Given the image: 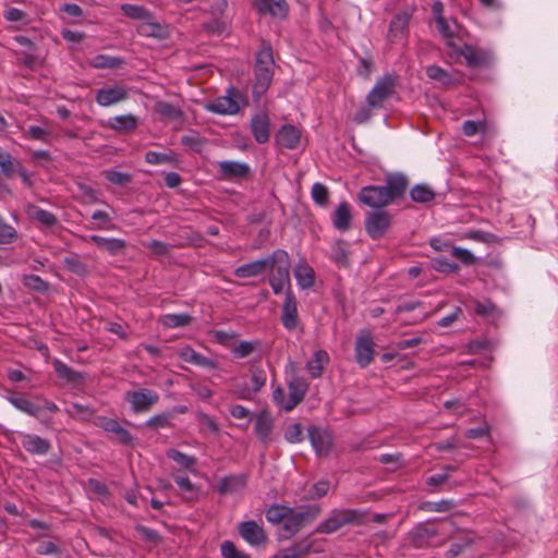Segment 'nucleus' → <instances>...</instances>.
I'll return each mask as SVG.
<instances>
[{"instance_id": "f257e3e1", "label": "nucleus", "mask_w": 558, "mask_h": 558, "mask_svg": "<svg viewBox=\"0 0 558 558\" xmlns=\"http://www.w3.org/2000/svg\"><path fill=\"white\" fill-rule=\"evenodd\" d=\"M409 179L401 172L388 173L385 185H367L361 189L357 198L361 203L377 210L365 217V230L374 239H380L391 225V216L383 208L404 197Z\"/></svg>"}, {"instance_id": "f03ea898", "label": "nucleus", "mask_w": 558, "mask_h": 558, "mask_svg": "<svg viewBox=\"0 0 558 558\" xmlns=\"http://www.w3.org/2000/svg\"><path fill=\"white\" fill-rule=\"evenodd\" d=\"M274 50L269 41L262 40L259 50L255 54L253 66L252 96L259 101L269 89L275 74Z\"/></svg>"}, {"instance_id": "7ed1b4c3", "label": "nucleus", "mask_w": 558, "mask_h": 558, "mask_svg": "<svg viewBox=\"0 0 558 558\" xmlns=\"http://www.w3.org/2000/svg\"><path fill=\"white\" fill-rule=\"evenodd\" d=\"M268 268L271 269L269 277V284L275 294H280L284 288L291 289L290 279V256L284 250H276L270 256Z\"/></svg>"}, {"instance_id": "20e7f679", "label": "nucleus", "mask_w": 558, "mask_h": 558, "mask_svg": "<svg viewBox=\"0 0 558 558\" xmlns=\"http://www.w3.org/2000/svg\"><path fill=\"white\" fill-rule=\"evenodd\" d=\"M365 513L357 509H335L317 525L315 534H331L348 524H364Z\"/></svg>"}, {"instance_id": "39448f33", "label": "nucleus", "mask_w": 558, "mask_h": 558, "mask_svg": "<svg viewBox=\"0 0 558 558\" xmlns=\"http://www.w3.org/2000/svg\"><path fill=\"white\" fill-rule=\"evenodd\" d=\"M322 513V508L318 505H308L300 507L298 510L290 509L286 521L282 524L284 532L283 537L290 538L295 535L302 527L314 522Z\"/></svg>"}, {"instance_id": "423d86ee", "label": "nucleus", "mask_w": 558, "mask_h": 558, "mask_svg": "<svg viewBox=\"0 0 558 558\" xmlns=\"http://www.w3.org/2000/svg\"><path fill=\"white\" fill-rule=\"evenodd\" d=\"M451 526L452 522L449 520L441 521L437 524L427 523L418 525L412 532V542L415 545V547L422 548L425 546L433 545L435 538V546H437L440 544V542H437L436 537L438 535H447L450 532Z\"/></svg>"}, {"instance_id": "0eeeda50", "label": "nucleus", "mask_w": 558, "mask_h": 558, "mask_svg": "<svg viewBox=\"0 0 558 558\" xmlns=\"http://www.w3.org/2000/svg\"><path fill=\"white\" fill-rule=\"evenodd\" d=\"M396 82L397 78L392 74H386L380 77L367 94V105L371 108H381L384 102L395 94Z\"/></svg>"}, {"instance_id": "6e6552de", "label": "nucleus", "mask_w": 558, "mask_h": 558, "mask_svg": "<svg viewBox=\"0 0 558 558\" xmlns=\"http://www.w3.org/2000/svg\"><path fill=\"white\" fill-rule=\"evenodd\" d=\"M355 361L361 367L368 366L375 354V341L369 329H361L355 340Z\"/></svg>"}, {"instance_id": "1a4fd4ad", "label": "nucleus", "mask_w": 558, "mask_h": 558, "mask_svg": "<svg viewBox=\"0 0 558 558\" xmlns=\"http://www.w3.org/2000/svg\"><path fill=\"white\" fill-rule=\"evenodd\" d=\"M125 400L131 404L134 413L147 412L159 400L155 390L141 388L125 393Z\"/></svg>"}, {"instance_id": "9d476101", "label": "nucleus", "mask_w": 558, "mask_h": 558, "mask_svg": "<svg viewBox=\"0 0 558 558\" xmlns=\"http://www.w3.org/2000/svg\"><path fill=\"white\" fill-rule=\"evenodd\" d=\"M129 90L124 85L113 84L104 86L96 90L95 100L101 107H109L125 100Z\"/></svg>"}, {"instance_id": "9b49d317", "label": "nucleus", "mask_w": 558, "mask_h": 558, "mask_svg": "<svg viewBox=\"0 0 558 558\" xmlns=\"http://www.w3.org/2000/svg\"><path fill=\"white\" fill-rule=\"evenodd\" d=\"M281 323L283 327L292 331L296 329L300 317L298 313V300L291 289H287L284 301L282 304Z\"/></svg>"}, {"instance_id": "f8f14e48", "label": "nucleus", "mask_w": 558, "mask_h": 558, "mask_svg": "<svg viewBox=\"0 0 558 558\" xmlns=\"http://www.w3.org/2000/svg\"><path fill=\"white\" fill-rule=\"evenodd\" d=\"M238 532L252 546H260L267 542L265 530L253 520L241 522L238 525Z\"/></svg>"}, {"instance_id": "ddd939ff", "label": "nucleus", "mask_w": 558, "mask_h": 558, "mask_svg": "<svg viewBox=\"0 0 558 558\" xmlns=\"http://www.w3.org/2000/svg\"><path fill=\"white\" fill-rule=\"evenodd\" d=\"M251 133L258 144H265L270 138V119L265 112L255 114L250 122Z\"/></svg>"}, {"instance_id": "4468645a", "label": "nucleus", "mask_w": 558, "mask_h": 558, "mask_svg": "<svg viewBox=\"0 0 558 558\" xmlns=\"http://www.w3.org/2000/svg\"><path fill=\"white\" fill-rule=\"evenodd\" d=\"M289 400L282 405V410L289 412L293 410L305 397L308 384L301 377H293L289 381Z\"/></svg>"}, {"instance_id": "2eb2a0df", "label": "nucleus", "mask_w": 558, "mask_h": 558, "mask_svg": "<svg viewBox=\"0 0 558 558\" xmlns=\"http://www.w3.org/2000/svg\"><path fill=\"white\" fill-rule=\"evenodd\" d=\"M425 72L428 78L438 82L441 87L447 89L463 83L461 75L450 73L439 65H429Z\"/></svg>"}, {"instance_id": "dca6fc26", "label": "nucleus", "mask_w": 558, "mask_h": 558, "mask_svg": "<svg viewBox=\"0 0 558 558\" xmlns=\"http://www.w3.org/2000/svg\"><path fill=\"white\" fill-rule=\"evenodd\" d=\"M308 438L310 441L318 456H328L332 446V439L330 434L326 430L317 427L311 426L308 428Z\"/></svg>"}, {"instance_id": "f3484780", "label": "nucleus", "mask_w": 558, "mask_h": 558, "mask_svg": "<svg viewBox=\"0 0 558 558\" xmlns=\"http://www.w3.org/2000/svg\"><path fill=\"white\" fill-rule=\"evenodd\" d=\"M300 141L301 131L292 124L282 125L275 135L276 144L287 149L298 148Z\"/></svg>"}, {"instance_id": "a211bd4d", "label": "nucleus", "mask_w": 558, "mask_h": 558, "mask_svg": "<svg viewBox=\"0 0 558 558\" xmlns=\"http://www.w3.org/2000/svg\"><path fill=\"white\" fill-rule=\"evenodd\" d=\"M254 4L260 14L286 19L289 13V4L286 0H255Z\"/></svg>"}, {"instance_id": "6ab92c4d", "label": "nucleus", "mask_w": 558, "mask_h": 558, "mask_svg": "<svg viewBox=\"0 0 558 558\" xmlns=\"http://www.w3.org/2000/svg\"><path fill=\"white\" fill-rule=\"evenodd\" d=\"M21 444L28 453L35 456L47 454L51 449L49 440L35 434H22Z\"/></svg>"}, {"instance_id": "aec40b11", "label": "nucleus", "mask_w": 558, "mask_h": 558, "mask_svg": "<svg viewBox=\"0 0 558 558\" xmlns=\"http://www.w3.org/2000/svg\"><path fill=\"white\" fill-rule=\"evenodd\" d=\"M274 429V418L267 411H260L255 416L254 430L258 439L264 444L268 445L271 441L270 435Z\"/></svg>"}, {"instance_id": "412c9836", "label": "nucleus", "mask_w": 558, "mask_h": 558, "mask_svg": "<svg viewBox=\"0 0 558 558\" xmlns=\"http://www.w3.org/2000/svg\"><path fill=\"white\" fill-rule=\"evenodd\" d=\"M447 45L458 56L465 59L466 64L472 68L481 66L485 64L486 58L482 52L476 51L472 46L463 44V46H457L454 41H448Z\"/></svg>"}, {"instance_id": "4be33fe9", "label": "nucleus", "mask_w": 558, "mask_h": 558, "mask_svg": "<svg viewBox=\"0 0 558 558\" xmlns=\"http://www.w3.org/2000/svg\"><path fill=\"white\" fill-rule=\"evenodd\" d=\"M236 97V93H234L233 96L219 97L215 101L210 102L207 106V109L219 114H234L240 110Z\"/></svg>"}, {"instance_id": "5701e85b", "label": "nucleus", "mask_w": 558, "mask_h": 558, "mask_svg": "<svg viewBox=\"0 0 558 558\" xmlns=\"http://www.w3.org/2000/svg\"><path fill=\"white\" fill-rule=\"evenodd\" d=\"M411 15L407 12L395 15L389 25L387 38L390 43H396L405 35Z\"/></svg>"}, {"instance_id": "b1692460", "label": "nucleus", "mask_w": 558, "mask_h": 558, "mask_svg": "<svg viewBox=\"0 0 558 558\" xmlns=\"http://www.w3.org/2000/svg\"><path fill=\"white\" fill-rule=\"evenodd\" d=\"M218 168L225 179H241L250 173V167L245 162L220 161Z\"/></svg>"}, {"instance_id": "393cba45", "label": "nucleus", "mask_w": 558, "mask_h": 558, "mask_svg": "<svg viewBox=\"0 0 558 558\" xmlns=\"http://www.w3.org/2000/svg\"><path fill=\"white\" fill-rule=\"evenodd\" d=\"M351 220V206L347 202L340 203L331 215L333 228L344 232L350 229Z\"/></svg>"}, {"instance_id": "a878e982", "label": "nucleus", "mask_w": 558, "mask_h": 558, "mask_svg": "<svg viewBox=\"0 0 558 558\" xmlns=\"http://www.w3.org/2000/svg\"><path fill=\"white\" fill-rule=\"evenodd\" d=\"M246 481L244 474L225 476L219 481L217 492L220 495L238 493L246 486Z\"/></svg>"}, {"instance_id": "bb28decb", "label": "nucleus", "mask_w": 558, "mask_h": 558, "mask_svg": "<svg viewBox=\"0 0 558 558\" xmlns=\"http://www.w3.org/2000/svg\"><path fill=\"white\" fill-rule=\"evenodd\" d=\"M25 211L29 219L40 223L45 228H52L58 223V218L54 214L34 204H28Z\"/></svg>"}, {"instance_id": "cd10ccee", "label": "nucleus", "mask_w": 558, "mask_h": 558, "mask_svg": "<svg viewBox=\"0 0 558 558\" xmlns=\"http://www.w3.org/2000/svg\"><path fill=\"white\" fill-rule=\"evenodd\" d=\"M137 33L145 37H154L157 39H166L169 37L167 25L160 24L154 19L146 20L137 26Z\"/></svg>"}, {"instance_id": "c85d7f7f", "label": "nucleus", "mask_w": 558, "mask_h": 558, "mask_svg": "<svg viewBox=\"0 0 558 558\" xmlns=\"http://www.w3.org/2000/svg\"><path fill=\"white\" fill-rule=\"evenodd\" d=\"M294 277L303 290L312 288L315 283V271L304 259L295 265Z\"/></svg>"}, {"instance_id": "c756f323", "label": "nucleus", "mask_w": 558, "mask_h": 558, "mask_svg": "<svg viewBox=\"0 0 558 558\" xmlns=\"http://www.w3.org/2000/svg\"><path fill=\"white\" fill-rule=\"evenodd\" d=\"M138 126V118L132 113L116 116L108 121V128L118 133H129Z\"/></svg>"}, {"instance_id": "7c9ffc66", "label": "nucleus", "mask_w": 558, "mask_h": 558, "mask_svg": "<svg viewBox=\"0 0 558 558\" xmlns=\"http://www.w3.org/2000/svg\"><path fill=\"white\" fill-rule=\"evenodd\" d=\"M269 265V260L266 258L257 259L244 265L236 267L233 271L236 278H251L263 274Z\"/></svg>"}, {"instance_id": "2f4dec72", "label": "nucleus", "mask_w": 558, "mask_h": 558, "mask_svg": "<svg viewBox=\"0 0 558 558\" xmlns=\"http://www.w3.org/2000/svg\"><path fill=\"white\" fill-rule=\"evenodd\" d=\"M474 543V536L471 532H461L457 537L452 538L446 556L448 558H456L460 556L466 548Z\"/></svg>"}, {"instance_id": "473e14b6", "label": "nucleus", "mask_w": 558, "mask_h": 558, "mask_svg": "<svg viewBox=\"0 0 558 558\" xmlns=\"http://www.w3.org/2000/svg\"><path fill=\"white\" fill-rule=\"evenodd\" d=\"M154 110L165 121H180L184 116L179 107L167 101L156 102Z\"/></svg>"}, {"instance_id": "72a5a7b5", "label": "nucleus", "mask_w": 558, "mask_h": 558, "mask_svg": "<svg viewBox=\"0 0 558 558\" xmlns=\"http://www.w3.org/2000/svg\"><path fill=\"white\" fill-rule=\"evenodd\" d=\"M89 65L95 69H119L124 64V59L107 54H97L89 59Z\"/></svg>"}, {"instance_id": "f704fd0d", "label": "nucleus", "mask_w": 558, "mask_h": 558, "mask_svg": "<svg viewBox=\"0 0 558 558\" xmlns=\"http://www.w3.org/2000/svg\"><path fill=\"white\" fill-rule=\"evenodd\" d=\"M329 360L328 354L324 350L316 351L313 359L306 364V369L313 378H317L322 375L324 364Z\"/></svg>"}, {"instance_id": "c9c22d12", "label": "nucleus", "mask_w": 558, "mask_h": 558, "mask_svg": "<svg viewBox=\"0 0 558 558\" xmlns=\"http://www.w3.org/2000/svg\"><path fill=\"white\" fill-rule=\"evenodd\" d=\"M192 320V316L185 313L166 314L159 318V323L166 328L184 327L187 326Z\"/></svg>"}, {"instance_id": "e433bc0d", "label": "nucleus", "mask_w": 558, "mask_h": 558, "mask_svg": "<svg viewBox=\"0 0 558 558\" xmlns=\"http://www.w3.org/2000/svg\"><path fill=\"white\" fill-rule=\"evenodd\" d=\"M181 357L185 362H189V363H192V364H195L198 366L209 367V368L216 367V363L213 360L197 353L192 348H185L181 353Z\"/></svg>"}, {"instance_id": "4c0bfd02", "label": "nucleus", "mask_w": 558, "mask_h": 558, "mask_svg": "<svg viewBox=\"0 0 558 558\" xmlns=\"http://www.w3.org/2000/svg\"><path fill=\"white\" fill-rule=\"evenodd\" d=\"M331 259L341 266L349 265V251L348 244L343 240H337L331 246Z\"/></svg>"}, {"instance_id": "58836bf2", "label": "nucleus", "mask_w": 558, "mask_h": 558, "mask_svg": "<svg viewBox=\"0 0 558 558\" xmlns=\"http://www.w3.org/2000/svg\"><path fill=\"white\" fill-rule=\"evenodd\" d=\"M410 197L415 203H428L435 198V192L427 184H416L410 190Z\"/></svg>"}, {"instance_id": "ea45409f", "label": "nucleus", "mask_w": 558, "mask_h": 558, "mask_svg": "<svg viewBox=\"0 0 558 558\" xmlns=\"http://www.w3.org/2000/svg\"><path fill=\"white\" fill-rule=\"evenodd\" d=\"M9 401L17 410H20L31 416H35V417L39 416L41 408L39 405H36L35 403H33L32 401H29L25 398H22V397H16V396L10 397Z\"/></svg>"}, {"instance_id": "a19ab883", "label": "nucleus", "mask_w": 558, "mask_h": 558, "mask_svg": "<svg viewBox=\"0 0 558 558\" xmlns=\"http://www.w3.org/2000/svg\"><path fill=\"white\" fill-rule=\"evenodd\" d=\"M121 11L125 16L142 22L151 19V13L142 5L124 3L121 5Z\"/></svg>"}, {"instance_id": "79ce46f5", "label": "nucleus", "mask_w": 558, "mask_h": 558, "mask_svg": "<svg viewBox=\"0 0 558 558\" xmlns=\"http://www.w3.org/2000/svg\"><path fill=\"white\" fill-rule=\"evenodd\" d=\"M54 371L58 374L59 377L65 379L69 383H78L83 379V376L81 373L74 371L66 364L57 361L54 363Z\"/></svg>"}, {"instance_id": "37998d69", "label": "nucleus", "mask_w": 558, "mask_h": 558, "mask_svg": "<svg viewBox=\"0 0 558 558\" xmlns=\"http://www.w3.org/2000/svg\"><path fill=\"white\" fill-rule=\"evenodd\" d=\"M172 412H163L151 416L146 421L145 426L149 429L157 430L159 428L171 427Z\"/></svg>"}, {"instance_id": "c03bdc74", "label": "nucleus", "mask_w": 558, "mask_h": 558, "mask_svg": "<svg viewBox=\"0 0 558 558\" xmlns=\"http://www.w3.org/2000/svg\"><path fill=\"white\" fill-rule=\"evenodd\" d=\"M19 239V233L14 227L8 225L0 216V245L12 244Z\"/></svg>"}, {"instance_id": "a18cd8bd", "label": "nucleus", "mask_w": 558, "mask_h": 558, "mask_svg": "<svg viewBox=\"0 0 558 558\" xmlns=\"http://www.w3.org/2000/svg\"><path fill=\"white\" fill-rule=\"evenodd\" d=\"M63 264L69 271L77 276L83 277L88 272L87 266L80 259L77 255L66 256L63 259Z\"/></svg>"}, {"instance_id": "49530a36", "label": "nucleus", "mask_w": 558, "mask_h": 558, "mask_svg": "<svg viewBox=\"0 0 558 558\" xmlns=\"http://www.w3.org/2000/svg\"><path fill=\"white\" fill-rule=\"evenodd\" d=\"M22 282L26 288L41 293L46 292L49 288V283L47 281L41 279L39 276L33 274L24 275L22 278Z\"/></svg>"}, {"instance_id": "de8ad7c7", "label": "nucleus", "mask_w": 558, "mask_h": 558, "mask_svg": "<svg viewBox=\"0 0 558 558\" xmlns=\"http://www.w3.org/2000/svg\"><path fill=\"white\" fill-rule=\"evenodd\" d=\"M258 347L259 341H241L238 345L231 348V352L236 359H244L251 355Z\"/></svg>"}, {"instance_id": "09e8293b", "label": "nucleus", "mask_w": 558, "mask_h": 558, "mask_svg": "<svg viewBox=\"0 0 558 558\" xmlns=\"http://www.w3.org/2000/svg\"><path fill=\"white\" fill-rule=\"evenodd\" d=\"M474 312L476 315L488 318V317H495L497 316L498 310L496 305L490 300H485L483 302L481 301H474Z\"/></svg>"}, {"instance_id": "8fccbe9b", "label": "nucleus", "mask_w": 558, "mask_h": 558, "mask_svg": "<svg viewBox=\"0 0 558 558\" xmlns=\"http://www.w3.org/2000/svg\"><path fill=\"white\" fill-rule=\"evenodd\" d=\"M290 509L286 506L274 505L266 511V519L271 523H283Z\"/></svg>"}, {"instance_id": "3c124183", "label": "nucleus", "mask_w": 558, "mask_h": 558, "mask_svg": "<svg viewBox=\"0 0 558 558\" xmlns=\"http://www.w3.org/2000/svg\"><path fill=\"white\" fill-rule=\"evenodd\" d=\"M145 161L150 165L173 163L177 161V158L174 154H163L149 150L145 154Z\"/></svg>"}, {"instance_id": "603ef678", "label": "nucleus", "mask_w": 558, "mask_h": 558, "mask_svg": "<svg viewBox=\"0 0 558 558\" xmlns=\"http://www.w3.org/2000/svg\"><path fill=\"white\" fill-rule=\"evenodd\" d=\"M167 457L185 469H191L196 463L194 457L187 456L177 449L168 450Z\"/></svg>"}, {"instance_id": "864d4df0", "label": "nucleus", "mask_w": 558, "mask_h": 558, "mask_svg": "<svg viewBox=\"0 0 558 558\" xmlns=\"http://www.w3.org/2000/svg\"><path fill=\"white\" fill-rule=\"evenodd\" d=\"M311 195L313 201L319 206H326L329 201V191L323 183H315L312 186Z\"/></svg>"}, {"instance_id": "5fc2aeb1", "label": "nucleus", "mask_w": 558, "mask_h": 558, "mask_svg": "<svg viewBox=\"0 0 558 558\" xmlns=\"http://www.w3.org/2000/svg\"><path fill=\"white\" fill-rule=\"evenodd\" d=\"M92 219L95 221H98L97 225L89 227V229H92V230H111V229H113L109 214L104 210L94 211L92 215Z\"/></svg>"}, {"instance_id": "6e6d98bb", "label": "nucleus", "mask_w": 558, "mask_h": 558, "mask_svg": "<svg viewBox=\"0 0 558 558\" xmlns=\"http://www.w3.org/2000/svg\"><path fill=\"white\" fill-rule=\"evenodd\" d=\"M251 373V381H252V391L258 392L266 384L267 375L264 369L257 366H252L250 369Z\"/></svg>"}, {"instance_id": "4d7b16f0", "label": "nucleus", "mask_w": 558, "mask_h": 558, "mask_svg": "<svg viewBox=\"0 0 558 558\" xmlns=\"http://www.w3.org/2000/svg\"><path fill=\"white\" fill-rule=\"evenodd\" d=\"M104 175L106 180L114 185H126L132 181V175L130 173L117 170H106Z\"/></svg>"}, {"instance_id": "13d9d810", "label": "nucleus", "mask_w": 558, "mask_h": 558, "mask_svg": "<svg viewBox=\"0 0 558 558\" xmlns=\"http://www.w3.org/2000/svg\"><path fill=\"white\" fill-rule=\"evenodd\" d=\"M220 550L223 558H250L247 554L239 550L231 541H225L220 546Z\"/></svg>"}, {"instance_id": "bf43d9fd", "label": "nucleus", "mask_w": 558, "mask_h": 558, "mask_svg": "<svg viewBox=\"0 0 558 558\" xmlns=\"http://www.w3.org/2000/svg\"><path fill=\"white\" fill-rule=\"evenodd\" d=\"M284 439L290 444L301 442L304 439L302 425L294 423L288 426L284 432Z\"/></svg>"}, {"instance_id": "052dcab7", "label": "nucleus", "mask_w": 558, "mask_h": 558, "mask_svg": "<svg viewBox=\"0 0 558 558\" xmlns=\"http://www.w3.org/2000/svg\"><path fill=\"white\" fill-rule=\"evenodd\" d=\"M65 412L73 417L81 416L84 420L89 418L93 414V411L89 407L80 403H72L65 409Z\"/></svg>"}, {"instance_id": "680f3d73", "label": "nucleus", "mask_w": 558, "mask_h": 558, "mask_svg": "<svg viewBox=\"0 0 558 558\" xmlns=\"http://www.w3.org/2000/svg\"><path fill=\"white\" fill-rule=\"evenodd\" d=\"M451 255L468 266L475 264L476 260L475 256L469 250L462 247H451Z\"/></svg>"}, {"instance_id": "e2e57ef3", "label": "nucleus", "mask_w": 558, "mask_h": 558, "mask_svg": "<svg viewBox=\"0 0 558 558\" xmlns=\"http://www.w3.org/2000/svg\"><path fill=\"white\" fill-rule=\"evenodd\" d=\"M434 268L440 272H457L459 266L456 263H451L444 257L433 259Z\"/></svg>"}, {"instance_id": "0e129e2a", "label": "nucleus", "mask_w": 558, "mask_h": 558, "mask_svg": "<svg viewBox=\"0 0 558 558\" xmlns=\"http://www.w3.org/2000/svg\"><path fill=\"white\" fill-rule=\"evenodd\" d=\"M146 247L156 256H165L170 253L172 246L159 240H153L146 244Z\"/></svg>"}, {"instance_id": "69168bd1", "label": "nucleus", "mask_w": 558, "mask_h": 558, "mask_svg": "<svg viewBox=\"0 0 558 558\" xmlns=\"http://www.w3.org/2000/svg\"><path fill=\"white\" fill-rule=\"evenodd\" d=\"M135 530L142 535V537L150 543L157 544L161 541L159 533L156 530L149 529L145 525H136Z\"/></svg>"}, {"instance_id": "338daca9", "label": "nucleus", "mask_w": 558, "mask_h": 558, "mask_svg": "<svg viewBox=\"0 0 558 558\" xmlns=\"http://www.w3.org/2000/svg\"><path fill=\"white\" fill-rule=\"evenodd\" d=\"M3 16L9 22H23L27 23V13L17 9L9 8L4 11Z\"/></svg>"}, {"instance_id": "774afa93", "label": "nucleus", "mask_w": 558, "mask_h": 558, "mask_svg": "<svg viewBox=\"0 0 558 558\" xmlns=\"http://www.w3.org/2000/svg\"><path fill=\"white\" fill-rule=\"evenodd\" d=\"M36 551L41 556L58 555L60 554V548L53 542L44 541L38 544Z\"/></svg>"}]
</instances>
